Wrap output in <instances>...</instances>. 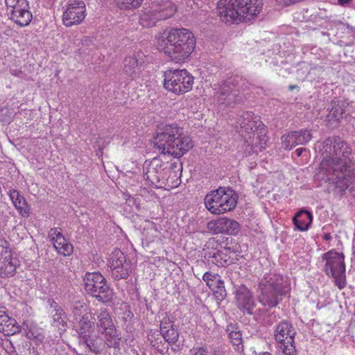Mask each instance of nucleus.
Wrapping results in <instances>:
<instances>
[{"mask_svg":"<svg viewBox=\"0 0 355 355\" xmlns=\"http://www.w3.org/2000/svg\"><path fill=\"white\" fill-rule=\"evenodd\" d=\"M160 333L163 338L168 343H175L179 338V331L172 318L166 315L160 323Z\"/></svg>","mask_w":355,"mask_h":355,"instance_id":"24","label":"nucleus"},{"mask_svg":"<svg viewBox=\"0 0 355 355\" xmlns=\"http://www.w3.org/2000/svg\"><path fill=\"white\" fill-rule=\"evenodd\" d=\"M157 49L175 63L185 62L193 52L196 40L185 28H171L158 33L154 41Z\"/></svg>","mask_w":355,"mask_h":355,"instance_id":"2","label":"nucleus"},{"mask_svg":"<svg viewBox=\"0 0 355 355\" xmlns=\"http://www.w3.org/2000/svg\"><path fill=\"white\" fill-rule=\"evenodd\" d=\"M236 302L238 308L244 313L252 314L255 302L252 292L245 286L236 291Z\"/></svg>","mask_w":355,"mask_h":355,"instance_id":"23","label":"nucleus"},{"mask_svg":"<svg viewBox=\"0 0 355 355\" xmlns=\"http://www.w3.org/2000/svg\"><path fill=\"white\" fill-rule=\"evenodd\" d=\"M176 10L175 6L171 1H153L142 11L139 24L145 28L154 26L158 21L171 17Z\"/></svg>","mask_w":355,"mask_h":355,"instance_id":"8","label":"nucleus"},{"mask_svg":"<svg viewBox=\"0 0 355 355\" xmlns=\"http://www.w3.org/2000/svg\"><path fill=\"white\" fill-rule=\"evenodd\" d=\"M305 150L304 148H298L295 150L296 155L300 157L302 155V153Z\"/></svg>","mask_w":355,"mask_h":355,"instance_id":"43","label":"nucleus"},{"mask_svg":"<svg viewBox=\"0 0 355 355\" xmlns=\"http://www.w3.org/2000/svg\"><path fill=\"white\" fill-rule=\"evenodd\" d=\"M8 16L12 21L21 27L29 25L33 19L32 13L29 10V5L26 6V8H22L10 14Z\"/></svg>","mask_w":355,"mask_h":355,"instance_id":"30","label":"nucleus"},{"mask_svg":"<svg viewBox=\"0 0 355 355\" xmlns=\"http://www.w3.org/2000/svg\"><path fill=\"white\" fill-rule=\"evenodd\" d=\"M85 288L88 293L103 302H112L114 292L99 272H87L84 277Z\"/></svg>","mask_w":355,"mask_h":355,"instance_id":"13","label":"nucleus"},{"mask_svg":"<svg viewBox=\"0 0 355 355\" xmlns=\"http://www.w3.org/2000/svg\"><path fill=\"white\" fill-rule=\"evenodd\" d=\"M207 227L215 234L236 235L241 228L238 222L228 218L223 217L208 223Z\"/></svg>","mask_w":355,"mask_h":355,"instance_id":"20","label":"nucleus"},{"mask_svg":"<svg viewBox=\"0 0 355 355\" xmlns=\"http://www.w3.org/2000/svg\"><path fill=\"white\" fill-rule=\"evenodd\" d=\"M143 234L148 241L153 242L156 239L159 238L161 232L155 223L148 221L146 227H144Z\"/></svg>","mask_w":355,"mask_h":355,"instance_id":"33","label":"nucleus"},{"mask_svg":"<svg viewBox=\"0 0 355 355\" xmlns=\"http://www.w3.org/2000/svg\"><path fill=\"white\" fill-rule=\"evenodd\" d=\"M323 156L318 178L345 191L355 178V167L351 164L349 148L338 137H329L320 149Z\"/></svg>","mask_w":355,"mask_h":355,"instance_id":"1","label":"nucleus"},{"mask_svg":"<svg viewBox=\"0 0 355 355\" xmlns=\"http://www.w3.org/2000/svg\"><path fill=\"white\" fill-rule=\"evenodd\" d=\"M21 331L15 319L10 318L5 307L0 305V332L5 336H12Z\"/></svg>","mask_w":355,"mask_h":355,"instance_id":"25","label":"nucleus"},{"mask_svg":"<svg viewBox=\"0 0 355 355\" xmlns=\"http://www.w3.org/2000/svg\"><path fill=\"white\" fill-rule=\"evenodd\" d=\"M299 1L300 0H275L276 3L281 7L290 6Z\"/></svg>","mask_w":355,"mask_h":355,"instance_id":"42","label":"nucleus"},{"mask_svg":"<svg viewBox=\"0 0 355 355\" xmlns=\"http://www.w3.org/2000/svg\"><path fill=\"white\" fill-rule=\"evenodd\" d=\"M294 88H295V85H292V86H290V89H293Z\"/></svg>","mask_w":355,"mask_h":355,"instance_id":"47","label":"nucleus"},{"mask_svg":"<svg viewBox=\"0 0 355 355\" xmlns=\"http://www.w3.org/2000/svg\"><path fill=\"white\" fill-rule=\"evenodd\" d=\"M296 331L288 322L283 321L276 325L274 338L277 347L284 355H296L295 336Z\"/></svg>","mask_w":355,"mask_h":355,"instance_id":"14","label":"nucleus"},{"mask_svg":"<svg viewBox=\"0 0 355 355\" xmlns=\"http://www.w3.org/2000/svg\"><path fill=\"white\" fill-rule=\"evenodd\" d=\"M48 235L58 254L70 256L73 253L72 244L64 237L60 229L52 228Z\"/></svg>","mask_w":355,"mask_h":355,"instance_id":"21","label":"nucleus"},{"mask_svg":"<svg viewBox=\"0 0 355 355\" xmlns=\"http://www.w3.org/2000/svg\"><path fill=\"white\" fill-rule=\"evenodd\" d=\"M217 103L223 107L232 106L237 101H240L241 98L238 96L236 92L232 90L229 85L223 84L220 87L219 91L215 94Z\"/></svg>","mask_w":355,"mask_h":355,"instance_id":"26","label":"nucleus"},{"mask_svg":"<svg viewBox=\"0 0 355 355\" xmlns=\"http://www.w3.org/2000/svg\"><path fill=\"white\" fill-rule=\"evenodd\" d=\"M262 8L261 0H220L217 3L218 14L226 23L250 21L260 13Z\"/></svg>","mask_w":355,"mask_h":355,"instance_id":"5","label":"nucleus"},{"mask_svg":"<svg viewBox=\"0 0 355 355\" xmlns=\"http://www.w3.org/2000/svg\"><path fill=\"white\" fill-rule=\"evenodd\" d=\"M343 106L344 103H336V102H332V106L331 108L327 115V119L329 121H338L340 120V119L343 118V114L344 112L343 110Z\"/></svg>","mask_w":355,"mask_h":355,"instance_id":"35","label":"nucleus"},{"mask_svg":"<svg viewBox=\"0 0 355 355\" xmlns=\"http://www.w3.org/2000/svg\"><path fill=\"white\" fill-rule=\"evenodd\" d=\"M138 57L139 54H133L123 61V73L129 79H135L139 76Z\"/></svg>","mask_w":355,"mask_h":355,"instance_id":"27","label":"nucleus"},{"mask_svg":"<svg viewBox=\"0 0 355 355\" xmlns=\"http://www.w3.org/2000/svg\"><path fill=\"white\" fill-rule=\"evenodd\" d=\"M73 322L76 331L78 334L79 344L85 345L89 350L100 353V348L95 342L96 336L95 329V317L90 307L84 302L76 301L72 308Z\"/></svg>","mask_w":355,"mask_h":355,"instance_id":"4","label":"nucleus"},{"mask_svg":"<svg viewBox=\"0 0 355 355\" xmlns=\"http://www.w3.org/2000/svg\"><path fill=\"white\" fill-rule=\"evenodd\" d=\"M96 329L103 336L104 341L109 347H118L121 339L114 324L112 317L106 308H101L95 311Z\"/></svg>","mask_w":355,"mask_h":355,"instance_id":"12","label":"nucleus"},{"mask_svg":"<svg viewBox=\"0 0 355 355\" xmlns=\"http://www.w3.org/2000/svg\"><path fill=\"white\" fill-rule=\"evenodd\" d=\"M325 261L324 271L328 276H331L335 284L339 289L346 286L345 257L343 253L331 250L322 255Z\"/></svg>","mask_w":355,"mask_h":355,"instance_id":"11","label":"nucleus"},{"mask_svg":"<svg viewBox=\"0 0 355 355\" xmlns=\"http://www.w3.org/2000/svg\"><path fill=\"white\" fill-rule=\"evenodd\" d=\"M86 17V7L83 1L70 0L63 7L62 22L67 27L78 25Z\"/></svg>","mask_w":355,"mask_h":355,"instance_id":"15","label":"nucleus"},{"mask_svg":"<svg viewBox=\"0 0 355 355\" xmlns=\"http://www.w3.org/2000/svg\"><path fill=\"white\" fill-rule=\"evenodd\" d=\"M352 0H338V3L340 6H344L347 3H348L349 2H350Z\"/></svg>","mask_w":355,"mask_h":355,"instance_id":"44","label":"nucleus"},{"mask_svg":"<svg viewBox=\"0 0 355 355\" xmlns=\"http://www.w3.org/2000/svg\"><path fill=\"white\" fill-rule=\"evenodd\" d=\"M161 335L160 331L150 330L148 334V340L151 343L152 345L155 347L158 344V340Z\"/></svg>","mask_w":355,"mask_h":355,"instance_id":"39","label":"nucleus"},{"mask_svg":"<svg viewBox=\"0 0 355 355\" xmlns=\"http://www.w3.org/2000/svg\"><path fill=\"white\" fill-rule=\"evenodd\" d=\"M324 239H328V235H325Z\"/></svg>","mask_w":355,"mask_h":355,"instance_id":"49","label":"nucleus"},{"mask_svg":"<svg viewBox=\"0 0 355 355\" xmlns=\"http://www.w3.org/2000/svg\"><path fill=\"white\" fill-rule=\"evenodd\" d=\"M5 3L8 15L29 5L27 0H5Z\"/></svg>","mask_w":355,"mask_h":355,"instance_id":"36","label":"nucleus"},{"mask_svg":"<svg viewBox=\"0 0 355 355\" xmlns=\"http://www.w3.org/2000/svg\"><path fill=\"white\" fill-rule=\"evenodd\" d=\"M12 116V113L9 112L7 109H1L0 110V121L8 123Z\"/></svg>","mask_w":355,"mask_h":355,"instance_id":"41","label":"nucleus"},{"mask_svg":"<svg viewBox=\"0 0 355 355\" xmlns=\"http://www.w3.org/2000/svg\"><path fill=\"white\" fill-rule=\"evenodd\" d=\"M123 198L126 201V204L130 207L135 206L137 209H139V203H137V200L130 194L128 193H123Z\"/></svg>","mask_w":355,"mask_h":355,"instance_id":"40","label":"nucleus"},{"mask_svg":"<svg viewBox=\"0 0 355 355\" xmlns=\"http://www.w3.org/2000/svg\"><path fill=\"white\" fill-rule=\"evenodd\" d=\"M144 0H114L116 6L122 10H133L141 6Z\"/></svg>","mask_w":355,"mask_h":355,"instance_id":"34","label":"nucleus"},{"mask_svg":"<svg viewBox=\"0 0 355 355\" xmlns=\"http://www.w3.org/2000/svg\"><path fill=\"white\" fill-rule=\"evenodd\" d=\"M209 261L218 267H224L232 263L230 257L227 254V250L217 251L216 252L209 253Z\"/></svg>","mask_w":355,"mask_h":355,"instance_id":"32","label":"nucleus"},{"mask_svg":"<svg viewBox=\"0 0 355 355\" xmlns=\"http://www.w3.org/2000/svg\"><path fill=\"white\" fill-rule=\"evenodd\" d=\"M0 277L6 278L15 275L17 268L20 266L19 260L13 257L8 250L6 241H0Z\"/></svg>","mask_w":355,"mask_h":355,"instance_id":"17","label":"nucleus"},{"mask_svg":"<svg viewBox=\"0 0 355 355\" xmlns=\"http://www.w3.org/2000/svg\"><path fill=\"white\" fill-rule=\"evenodd\" d=\"M259 355H271L269 352H262L259 354Z\"/></svg>","mask_w":355,"mask_h":355,"instance_id":"46","label":"nucleus"},{"mask_svg":"<svg viewBox=\"0 0 355 355\" xmlns=\"http://www.w3.org/2000/svg\"><path fill=\"white\" fill-rule=\"evenodd\" d=\"M288 291V281L274 272L266 273L259 283V302L266 308L275 307Z\"/></svg>","mask_w":355,"mask_h":355,"instance_id":"7","label":"nucleus"},{"mask_svg":"<svg viewBox=\"0 0 355 355\" xmlns=\"http://www.w3.org/2000/svg\"><path fill=\"white\" fill-rule=\"evenodd\" d=\"M168 163H165L159 158L155 157L149 163L146 162L144 177L152 185L166 180L168 173Z\"/></svg>","mask_w":355,"mask_h":355,"instance_id":"18","label":"nucleus"},{"mask_svg":"<svg viewBox=\"0 0 355 355\" xmlns=\"http://www.w3.org/2000/svg\"><path fill=\"white\" fill-rule=\"evenodd\" d=\"M24 330L26 336L31 340H33L36 345L42 343L44 336L37 327L33 323L26 322L24 323Z\"/></svg>","mask_w":355,"mask_h":355,"instance_id":"31","label":"nucleus"},{"mask_svg":"<svg viewBox=\"0 0 355 355\" xmlns=\"http://www.w3.org/2000/svg\"><path fill=\"white\" fill-rule=\"evenodd\" d=\"M154 144L161 154L176 158L183 156L193 146L191 139L176 123L161 127L154 137Z\"/></svg>","mask_w":355,"mask_h":355,"instance_id":"3","label":"nucleus"},{"mask_svg":"<svg viewBox=\"0 0 355 355\" xmlns=\"http://www.w3.org/2000/svg\"><path fill=\"white\" fill-rule=\"evenodd\" d=\"M236 204V198L232 191H225L222 188L211 191L205 198V207L215 215L232 211Z\"/></svg>","mask_w":355,"mask_h":355,"instance_id":"10","label":"nucleus"},{"mask_svg":"<svg viewBox=\"0 0 355 355\" xmlns=\"http://www.w3.org/2000/svg\"><path fill=\"white\" fill-rule=\"evenodd\" d=\"M313 221V216L311 212L306 210H300L293 218V222L297 230L307 231Z\"/></svg>","mask_w":355,"mask_h":355,"instance_id":"29","label":"nucleus"},{"mask_svg":"<svg viewBox=\"0 0 355 355\" xmlns=\"http://www.w3.org/2000/svg\"><path fill=\"white\" fill-rule=\"evenodd\" d=\"M53 325L60 329H65L67 327V316L63 309L59 308L55 309V313L53 315Z\"/></svg>","mask_w":355,"mask_h":355,"instance_id":"37","label":"nucleus"},{"mask_svg":"<svg viewBox=\"0 0 355 355\" xmlns=\"http://www.w3.org/2000/svg\"><path fill=\"white\" fill-rule=\"evenodd\" d=\"M33 355H39V354L37 353V352H33Z\"/></svg>","mask_w":355,"mask_h":355,"instance_id":"48","label":"nucleus"},{"mask_svg":"<svg viewBox=\"0 0 355 355\" xmlns=\"http://www.w3.org/2000/svg\"><path fill=\"white\" fill-rule=\"evenodd\" d=\"M202 280L214 293V295L218 301H222L226 296L224 281L221 277L210 271L206 272L202 276Z\"/></svg>","mask_w":355,"mask_h":355,"instance_id":"22","label":"nucleus"},{"mask_svg":"<svg viewBox=\"0 0 355 355\" xmlns=\"http://www.w3.org/2000/svg\"><path fill=\"white\" fill-rule=\"evenodd\" d=\"M233 329V327H230L227 329V331H229V338L233 345L239 348L242 346L243 343L241 334L239 331H234Z\"/></svg>","mask_w":355,"mask_h":355,"instance_id":"38","label":"nucleus"},{"mask_svg":"<svg viewBox=\"0 0 355 355\" xmlns=\"http://www.w3.org/2000/svg\"><path fill=\"white\" fill-rule=\"evenodd\" d=\"M8 195L13 205L17 209L19 214L24 217L28 216L29 206L26 202L24 196H21L19 191L15 189L10 190Z\"/></svg>","mask_w":355,"mask_h":355,"instance_id":"28","label":"nucleus"},{"mask_svg":"<svg viewBox=\"0 0 355 355\" xmlns=\"http://www.w3.org/2000/svg\"><path fill=\"white\" fill-rule=\"evenodd\" d=\"M214 355H224V354L220 352H215Z\"/></svg>","mask_w":355,"mask_h":355,"instance_id":"45","label":"nucleus"},{"mask_svg":"<svg viewBox=\"0 0 355 355\" xmlns=\"http://www.w3.org/2000/svg\"><path fill=\"white\" fill-rule=\"evenodd\" d=\"M236 128L253 152L257 153L266 148L267 129L259 116L250 112H243L237 119Z\"/></svg>","mask_w":355,"mask_h":355,"instance_id":"6","label":"nucleus"},{"mask_svg":"<svg viewBox=\"0 0 355 355\" xmlns=\"http://www.w3.org/2000/svg\"><path fill=\"white\" fill-rule=\"evenodd\" d=\"M194 77L186 69H169L164 73V88L177 95L184 94L193 88Z\"/></svg>","mask_w":355,"mask_h":355,"instance_id":"9","label":"nucleus"},{"mask_svg":"<svg viewBox=\"0 0 355 355\" xmlns=\"http://www.w3.org/2000/svg\"><path fill=\"white\" fill-rule=\"evenodd\" d=\"M107 266L111 276L116 280L127 278L132 271L130 261L126 259L123 252L119 249L112 252Z\"/></svg>","mask_w":355,"mask_h":355,"instance_id":"16","label":"nucleus"},{"mask_svg":"<svg viewBox=\"0 0 355 355\" xmlns=\"http://www.w3.org/2000/svg\"><path fill=\"white\" fill-rule=\"evenodd\" d=\"M312 139L311 131L302 129L299 131H291L282 135L281 140L284 148L291 150L297 145H306Z\"/></svg>","mask_w":355,"mask_h":355,"instance_id":"19","label":"nucleus"},{"mask_svg":"<svg viewBox=\"0 0 355 355\" xmlns=\"http://www.w3.org/2000/svg\"><path fill=\"white\" fill-rule=\"evenodd\" d=\"M0 241H4V240H3V239H0Z\"/></svg>","mask_w":355,"mask_h":355,"instance_id":"50","label":"nucleus"}]
</instances>
